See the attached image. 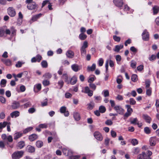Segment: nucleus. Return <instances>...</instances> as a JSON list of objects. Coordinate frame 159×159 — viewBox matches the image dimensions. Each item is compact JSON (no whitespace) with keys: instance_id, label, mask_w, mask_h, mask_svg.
<instances>
[{"instance_id":"obj_1","label":"nucleus","mask_w":159,"mask_h":159,"mask_svg":"<svg viewBox=\"0 0 159 159\" xmlns=\"http://www.w3.org/2000/svg\"><path fill=\"white\" fill-rule=\"evenodd\" d=\"M110 102L112 107H114V109L119 114L123 115L124 112V110L120 106L116 105L115 102L113 100H110Z\"/></svg>"},{"instance_id":"obj_2","label":"nucleus","mask_w":159,"mask_h":159,"mask_svg":"<svg viewBox=\"0 0 159 159\" xmlns=\"http://www.w3.org/2000/svg\"><path fill=\"white\" fill-rule=\"evenodd\" d=\"M24 152L22 151H17L14 152L12 155V159H19L23 156Z\"/></svg>"},{"instance_id":"obj_3","label":"nucleus","mask_w":159,"mask_h":159,"mask_svg":"<svg viewBox=\"0 0 159 159\" xmlns=\"http://www.w3.org/2000/svg\"><path fill=\"white\" fill-rule=\"evenodd\" d=\"M7 13L11 17H14L16 14L15 9L12 7H9L7 9Z\"/></svg>"},{"instance_id":"obj_4","label":"nucleus","mask_w":159,"mask_h":159,"mask_svg":"<svg viewBox=\"0 0 159 159\" xmlns=\"http://www.w3.org/2000/svg\"><path fill=\"white\" fill-rule=\"evenodd\" d=\"M38 7V5L36 4L35 2H33L31 3L28 4L27 8L29 10L37 9Z\"/></svg>"},{"instance_id":"obj_5","label":"nucleus","mask_w":159,"mask_h":159,"mask_svg":"<svg viewBox=\"0 0 159 159\" xmlns=\"http://www.w3.org/2000/svg\"><path fill=\"white\" fill-rule=\"evenodd\" d=\"M94 136L98 141H101L103 139V137L101 134L98 131H96L94 133Z\"/></svg>"},{"instance_id":"obj_6","label":"nucleus","mask_w":159,"mask_h":159,"mask_svg":"<svg viewBox=\"0 0 159 159\" xmlns=\"http://www.w3.org/2000/svg\"><path fill=\"white\" fill-rule=\"evenodd\" d=\"M60 112L61 113H64L65 116H68L69 115V113L68 111H66V107H65L63 106L61 107Z\"/></svg>"},{"instance_id":"obj_7","label":"nucleus","mask_w":159,"mask_h":159,"mask_svg":"<svg viewBox=\"0 0 159 159\" xmlns=\"http://www.w3.org/2000/svg\"><path fill=\"white\" fill-rule=\"evenodd\" d=\"M72 69L75 72H77L81 70V67L77 64H74L71 66Z\"/></svg>"},{"instance_id":"obj_8","label":"nucleus","mask_w":159,"mask_h":159,"mask_svg":"<svg viewBox=\"0 0 159 159\" xmlns=\"http://www.w3.org/2000/svg\"><path fill=\"white\" fill-rule=\"evenodd\" d=\"M142 38L143 40L148 41L149 39V34L146 30H145L142 34Z\"/></svg>"},{"instance_id":"obj_9","label":"nucleus","mask_w":159,"mask_h":159,"mask_svg":"<svg viewBox=\"0 0 159 159\" xmlns=\"http://www.w3.org/2000/svg\"><path fill=\"white\" fill-rule=\"evenodd\" d=\"M26 151L30 153H33L35 152V148L30 145H28L26 148Z\"/></svg>"},{"instance_id":"obj_10","label":"nucleus","mask_w":159,"mask_h":159,"mask_svg":"<svg viewBox=\"0 0 159 159\" xmlns=\"http://www.w3.org/2000/svg\"><path fill=\"white\" fill-rule=\"evenodd\" d=\"M157 139L156 137H152L149 139L150 144L151 146H154L156 145V142Z\"/></svg>"},{"instance_id":"obj_11","label":"nucleus","mask_w":159,"mask_h":159,"mask_svg":"<svg viewBox=\"0 0 159 159\" xmlns=\"http://www.w3.org/2000/svg\"><path fill=\"white\" fill-rule=\"evenodd\" d=\"M113 2L115 4L119 7H122L123 4L122 0H114Z\"/></svg>"},{"instance_id":"obj_12","label":"nucleus","mask_w":159,"mask_h":159,"mask_svg":"<svg viewBox=\"0 0 159 159\" xmlns=\"http://www.w3.org/2000/svg\"><path fill=\"white\" fill-rule=\"evenodd\" d=\"M10 116L12 118H16L20 115V112L17 111H15L11 113Z\"/></svg>"},{"instance_id":"obj_13","label":"nucleus","mask_w":159,"mask_h":159,"mask_svg":"<svg viewBox=\"0 0 159 159\" xmlns=\"http://www.w3.org/2000/svg\"><path fill=\"white\" fill-rule=\"evenodd\" d=\"M41 89V85L40 84H36L34 85V90L35 93H37L40 91Z\"/></svg>"},{"instance_id":"obj_14","label":"nucleus","mask_w":159,"mask_h":159,"mask_svg":"<svg viewBox=\"0 0 159 159\" xmlns=\"http://www.w3.org/2000/svg\"><path fill=\"white\" fill-rule=\"evenodd\" d=\"M20 104L19 102L16 101H14L11 106V108L13 109H16L19 107Z\"/></svg>"},{"instance_id":"obj_15","label":"nucleus","mask_w":159,"mask_h":159,"mask_svg":"<svg viewBox=\"0 0 159 159\" xmlns=\"http://www.w3.org/2000/svg\"><path fill=\"white\" fill-rule=\"evenodd\" d=\"M66 56L69 58H72L74 56V52L71 50H69L67 51L66 54Z\"/></svg>"},{"instance_id":"obj_16","label":"nucleus","mask_w":159,"mask_h":159,"mask_svg":"<svg viewBox=\"0 0 159 159\" xmlns=\"http://www.w3.org/2000/svg\"><path fill=\"white\" fill-rule=\"evenodd\" d=\"M143 117L146 121L148 123H150L151 120V117L147 114H143Z\"/></svg>"},{"instance_id":"obj_17","label":"nucleus","mask_w":159,"mask_h":159,"mask_svg":"<svg viewBox=\"0 0 159 159\" xmlns=\"http://www.w3.org/2000/svg\"><path fill=\"white\" fill-rule=\"evenodd\" d=\"M85 93H87L89 96H91L93 95V91L91 90L88 87H86L85 88Z\"/></svg>"},{"instance_id":"obj_18","label":"nucleus","mask_w":159,"mask_h":159,"mask_svg":"<svg viewBox=\"0 0 159 159\" xmlns=\"http://www.w3.org/2000/svg\"><path fill=\"white\" fill-rule=\"evenodd\" d=\"M38 136L35 134H33L29 136V139L31 141H32L37 139Z\"/></svg>"},{"instance_id":"obj_19","label":"nucleus","mask_w":159,"mask_h":159,"mask_svg":"<svg viewBox=\"0 0 159 159\" xmlns=\"http://www.w3.org/2000/svg\"><path fill=\"white\" fill-rule=\"evenodd\" d=\"M2 61L7 66H10L11 65V61L9 59H2Z\"/></svg>"},{"instance_id":"obj_20","label":"nucleus","mask_w":159,"mask_h":159,"mask_svg":"<svg viewBox=\"0 0 159 159\" xmlns=\"http://www.w3.org/2000/svg\"><path fill=\"white\" fill-rule=\"evenodd\" d=\"M123 45L122 44L116 45L114 50L115 52H118L120 49L123 48Z\"/></svg>"},{"instance_id":"obj_21","label":"nucleus","mask_w":159,"mask_h":159,"mask_svg":"<svg viewBox=\"0 0 159 159\" xmlns=\"http://www.w3.org/2000/svg\"><path fill=\"white\" fill-rule=\"evenodd\" d=\"M77 80V78L75 76H74L70 79V83L72 85H74L76 83Z\"/></svg>"},{"instance_id":"obj_22","label":"nucleus","mask_w":159,"mask_h":159,"mask_svg":"<svg viewBox=\"0 0 159 159\" xmlns=\"http://www.w3.org/2000/svg\"><path fill=\"white\" fill-rule=\"evenodd\" d=\"M146 156V153L143 152L142 153L139 154L137 156V159H145V157Z\"/></svg>"},{"instance_id":"obj_23","label":"nucleus","mask_w":159,"mask_h":159,"mask_svg":"<svg viewBox=\"0 0 159 159\" xmlns=\"http://www.w3.org/2000/svg\"><path fill=\"white\" fill-rule=\"evenodd\" d=\"M22 135V134L20 132L15 133L14 135V139L16 140L20 137Z\"/></svg>"},{"instance_id":"obj_24","label":"nucleus","mask_w":159,"mask_h":159,"mask_svg":"<svg viewBox=\"0 0 159 159\" xmlns=\"http://www.w3.org/2000/svg\"><path fill=\"white\" fill-rule=\"evenodd\" d=\"M74 117L76 121H78L80 119V116L79 114L76 112H74Z\"/></svg>"},{"instance_id":"obj_25","label":"nucleus","mask_w":159,"mask_h":159,"mask_svg":"<svg viewBox=\"0 0 159 159\" xmlns=\"http://www.w3.org/2000/svg\"><path fill=\"white\" fill-rule=\"evenodd\" d=\"M95 68H96V64L94 63H93L92 64V66H88L87 70L89 71H93L95 69Z\"/></svg>"},{"instance_id":"obj_26","label":"nucleus","mask_w":159,"mask_h":159,"mask_svg":"<svg viewBox=\"0 0 159 159\" xmlns=\"http://www.w3.org/2000/svg\"><path fill=\"white\" fill-rule=\"evenodd\" d=\"M96 79V78L95 75H91L89 77L88 82L90 83H92Z\"/></svg>"},{"instance_id":"obj_27","label":"nucleus","mask_w":159,"mask_h":159,"mask_svg":"<svg viewBox=\"0 0 159 159\" xmlns=\"http://www.w3.org/2000/svg\"><path fill=\"white\" fill-rule=\"evenodd\" d=\"M25 145V142L23 141H21L18 143L17 147L20 149H21L23 148L24 147Z\"/></svg>"},{"instance_id":"obj_28","label":"nucleus","mask_w":159,"mask_h":159,"mask_svg":"<svg viewBox=\"0 0 159 159\" xmlns=\"http://www.w3.org/2000/svg\"><path fill=\"white\" fill-rule=\"evenodd\" d=\"M43 143L41 141H37L36 143V145L37 147L40 148L43 145Z\"/></svg>"},{"instance_id":"obj_29","label":"nucleus","mask_w":159,"mask_h":159,"mask_svg":"<svg viewBox=\"0 0 159 159\" xmlns=\"http://www.w3.org/2000/svg\"><path fill=\"white\" fill-rule=\"evenodd\" d=\"M62 77L65 80V82L67 84L70 83V81L68 80V77L67 75L66 74H65L63 75Z\"/></svg>"},{"instance_id":"obj_30","label":"nucleus","mask_w":159,"mask_h":159,"mask_svg":"<svg viewBox=\"0 0 159 159\" xmlns=\"http://www.w3.org/2000/svg\"><path fill=\"white\" fill-rule=\"evenodd\" d=\"M42 15V14H39L34 16L32 18L31 20L33 21H35L39 18Z\"/></svg>"},{"instance_id":"obj_31","label":"nucleus","mask_w":159,"mask_h":159,"mask_svg":"<svg viewBox=\"0 0 159 159\" xmlns=\"http://www.w3.org/2000/svg\"><path fill=\"white\" fill-rule=\"evenodd\" d=\"M88 109L89 110L92 109L94 106V103L93 102H91L89 103L88 104Z\"/></svg>"},{"instance_id":"obj_32","label":"nucleus","mask_w":159,"mask_h":159,"mask_svg":"<svg viewBox=\"0 0 159 159\" xmlns=\"http://www.w3.org/2000/svg\"><path fill=\"white\" fill-rule=\"evenodd\" d=\"M5 34V29L4 26L0 28V37H2Z\"/></svg>"},{"instance_id":"obj_33","label":"nucleus","mask_w":159,"mask_h":159,"mask_svg":"<svg viewBox=\"0 0 159 159\" xmlns=\"http://www.w3.org/2000/svg\"><path fill=\"white\" fill-rule=\"evenodd\" d=\"M7 82V81L6 80L4 79H2L0 83L1 87H5L6 85Z\"/></svg>"},{"instance_id":"obj_34","label":"nucleus","mask_w":159,"mask_h":159,"mask_svg":"<svg viewBox=\"0 0 159 159\" xmlns=\"http://www.w3.org/2000/svg\"><path fill=\"white\" fill-rule=\"evenodd\" d=\"M63 153L66 156L69 155L70 153H71V152L67 149H63Z\"/></svg>"},{"instance_id":"obj_35","label":"nucleus","mask_w":159,"mask_h":159,"mask_svg":"<svg viewBox=\"0 0 159 159\" xmlns=\"http://www.w3.org/2000/svg\"><path fill=\"white\" fill-rule=\"evenodd\" d=\"M41 65L42 66L43 68H46L48 66V64L47 61H46L43 60V61L41 62Z\"/></svg>"},{"instance_id":"obj_36","label":"nucleus","mask_w":159,"mask_h":159,"mask_svg":"<svg viewBox=\"0 0 159 159\" xmlns=\"http://www.w3.org/2000/svg\"><path fill=\"white\" fill-rule=\"evenodd\" d=\"M153 10L154 14H156L159 11V7L157 6H155L153 7Z\"/></svg>"},{"instance_id":"obj_37","label":"nucleus","mask_w":159,"mask_h":159,"mask_svg":"<svg viewBox=\"0 0 159 159\" xmlns=\"http://www.w3.org/2000/svg\"><path fill=\"white\" fill-rule=\"evenodd\" d=\"M130 122L131 124L136 125L137 123L139 122V121L137 118H136L131 119Z\"/></svg>"},{"instance_id":"obj_38","label":"nucleus","mask_w":159,"mask_h":159,"mask_svg":"<svg viewBox=\"0 0 159 159\" xmlns=\"http://www.w3.org/2000/svg\"><path fill=\"white\" fill-rule=\"evenodd\" d=\"M33 129V128L32 127H28L25 129L23 131L24 134H25L31 131Z\"/></svg>"},{"instance_id":"obj_39","label":"nucleus","mask_w":159,"mask_h":159,"mask_svg":"<svg viewBox=\"0 0 159 159\" xmlns=\"http://www.w3.org/2000/svg\"><path fill=\"white\" fill-rule=\"evenodd\" d=\"M99 110L100 112L103 113L106 111V109L104 106H101L99 107Z\"/></svg>"},{"instance_id":"obj_40","label":"nucleus","mask_w":159,"mask_h":159,"mask_svg":"<svg viewBox=\"0 0 159 159\" xmlns=\"http://www.w3.org/2000/svg\"><path fill=\"white\" fill-rule=\"evenodd\" d=\"M80 39L82 40H84L87 38V35L84 34L83 33L80 34L79 36Z\"/></svg>"},{"instance_id":"obj_41","label":"nucleus","mask_w":159,"mask_h":159,"mask_svg":"<svg viewBox=\"0 0 159 159\" xmlns=\"http://www.w3.org/2000/svg\"><path fill=\"white\" fill-rule=\"evenodd\" d=\"M132 80L134 82H136L138 80L137 75L136 74H133L131 76Z\"/></svg>"},{"instance_id":"obj_42","label":"nucleus","mask_w":159,"mask_h":159,"mask_svg":"<svg viewBox=\"0 0 159 159\" xmlns=\"http://www.w3.org/2000/svg\"><path fill=\"white\" fill-rule=\"evenodd\" d=\"M122 76L120 75H118L116 79V82L119 84H120L122 82V80L121 78Z\"/></svg>"},{"instance_id":"obj_43","label":"nucleus","mask_w":159,"mask_h":159,"mask_svg":"<svg viewBox=\"0 0 159 159\" xmlns=\"http://www.w3.org/2000/svg\"><path fill=\"white\" fill-rule=\"evenodd\" d=\"M80 51L81 53V56L82 57H84L86 55V51L85 49L84 48H81Z\"/></svg>"},{"instance_id":"obj_44","label":"nucleus","mask_w":159,"mask_h":159,"mask_svg":"<svg viewBox=\"0 0 159 159\" xmlns=\"http://www.w3.org/2000/svg\"><path fill=\"white\" fill-rule=\"evenodd\" d=\"M52 76V75L49 73H46L43 75V76L45 78L48 79L51 78Z\"/></svg>"},{"instance_id":"obj_45","label":"nucleus","mask_w":159,"mask_h":159,"mask_svg":"<svg viewBox=\"0 0 159 159\" xmlns=\"http://www.w3.org/2000/svg\"><path fill=\"white\" fill-rule=\"evenodd\" d=\"M125 107L127 109V112L131 113L133 111V110L131 108L130 106L129 105H125Z\"/></svg>"},{"instance_id":"obj_46","label":"nucleus","mask_w":159,"mask_h":159,"mask_svg":"<svg viewBox=\"0 0 159 159\" xmlns=\"http://www.w3.org/2000/svg\"><path fill=\"white\" fill-rule=\"evenodd\" d=\"M7 122H4L3 123L1 122L0 123V129H2L3 128H4L7 125Z\"/></svg>"},{"instance_id":"obj_47","label":"nucleus","mask_w":159,"mask_h":159,"mask_svg":"<svg viewBox=\"0 0 159 159\" xmlns=\"http://www.w3.org/2000/svg\"><path fill=\"white\" fill-rule=\"evenodd\" d=\"M11 32V36H13L15 34L16 30L13 27H11L10 29Z\"/></svg>"},{"instance_id":"obj_48","label":"nucleus","mask_w":159,"mask_h":159,"mask_svg":"<svg viewBox=\"0 0 159 159\" xmlns=\"http://www.w3.org/2000/svg\"><path fill=\"white\" fill-rule=\"evenodd\" d=\"M4 28L5 29V33L7 35H10L11 34V30L7 28L6 26H4Z\"/></svg>"},{"instance_id":"obj_49","label":"nucleus","mask_w":159,"mask_h":159,"mask_svg":"<svg viewBox=\"0 0 159 159\" xmlns=\"http://www.w3.org/2000/svg\"><path fill=\"white\" fill-rule=\"evenodd\" d=\"M144 131L147 134H149L151 133V130L148 127H146L144 128Z\"/></svg>"},{"instance_id":"obj_50","label":"nucleus","mask_w":159,"mask_h":159,"mask_svg":"<svg viewBox=\"0 0 159 159\" xmlns=\"http://www.w3.org/2000/svg\"><path fill=\"white\" fill-rule=\"evenodd\" d=\"M116 59L117 63L119 64V62L121 60V57L120 55H117L116 57Z\"/></svg>"},{"instance_id":"obj_51","label":"nucleus","mask_w":159,"mask_h":159,"mask_svg":"<svg viewBox=\"0 0 159 159\" xmlns=\"http://www.w3.org/2000/svg\"><path fill=\"white\" fill-rule=\"evenodd\" d=\"M102 93L105 97H107L109 95V92L107 90L103 91Z\"/></svg>"},{"instance_id":"obj_52","label":"nucleus","mask_w":159,"mask_h":159,"mask_svg":"<svg viewBox=\"0 0 159 159\" xmlns=\"http://www.w3.org/2000/svg\"><path fill=\"white\" fill-rule=\"evenodd\" d=\"M131 142L132 145L134 146L137 145L138 143V141L136 139H133L131 140Z\"/></svg>"},{"instance_id":"obj_53","label":"nucleus","mask_w":159,"mask_h":159,"mask_svg":"<svg viewBox=\"0 0 159 159\" xmlns=\"http://www.w3.org/2000/svg\"><path fill=\"white\" fill-rule=\"evenodd\" d=\"M43 84L45 86H48L50 82L47 80H44L43 81Z\"/></svg>"},{"instance_id":"obj_54","label":"nucleus","mask_w":159,"mask_h":159,"mask_svg":"<svg viewBox=\"0 0 159 159\" xmlns=\"http://www.w3.org/2000/svg\"><path fill=\"white\" fill-rule=\"evenodd\" d=\"M104 62V61L102 58H100L98 61V64L99 66H102Z\"/></svg>"},{"instance_id":"obj_55","label":"nucleus","mask_w":159,"mask_h":159,"mask_svg":"<svg viewBox=\"0 0 159 159\" xmlns=\"http://www.w3.org/2000/svg\"><path fill=\"white\" fill-rule=\"evenodd\" d=\"M156 56L155 55H152L148 58V59L150 61H153L156 59Z\"/></svg>"},{"instance_id":"obj_56","label":"nucleus","mask_w":159,"mask_h":159,"mask_svg":"<svg viewBox=\"0 0 159 159\" xmlns=\"http://www.w3.org/2000/svg\"><path fill=\"white\" fill-rule=\"evenodd\" d=\"M36 111L34 107H32L29 108L28 110V111L29 113L30 114L33 113L34 112Z\"/></svg>"},{"instance_id":"obj_57","label":"nucleus","mask_w":159,"mask_h":159,"mask_svg":"<svg viewBox=\"0 0 159 159\" xmlns=\"http://www.w3.org/2000/svg\"><path fill=\"white\" fill-rule=\"evenodd\" d=\"M152 89L151 88L147 89L146 90V93L147 95L150 96L151 94Z\"/></svg>"},{"instance_id":"obj_58","label":"nucleus","mask_w":159,"mask_h":159,"mask_svg":"<svg viewBox=\"0 0 159 159\" xmlns=\"http://www.w3.org/2000/svg\"><path fill=\"white\" fill-rule=\"evenodd\" d=\"M89 86L91 89L93 90H95L96 88V85L92 83H90Z\"/></svg>"},{"instance_id":"obj_59","label":"nucleus","mask_w":159,"mask_h":159,"mask_svg":"<svg viewBox=\"0 0 159 159\" xmlns=\"http://www.w3.org/2000/svg\"><path fill=\"white\" fill-rule=\"evenodd\" d=\"M136 62L132 61L131 62V66L133 68H135L136 67Z\"/></svg>"},{"instance_id":"obj_60","label":"nucleus","mask_w":159,"mask_h":159,"mask_svg":"<svg viewBox=\"0 0 159 159\" xmlns=\"http://www.w3.org/2000/svg\"><path fill=\"white\" fill-rule=\"evenodd\" d=\"M5 116V112L2 111L0 113V119H4Z\"/></svg>"},{"instance_id":"obj_61","label":"nucleus","mask_w":159,"mask_h":159,"mask_svg":"<svg viewBox=\"0 0 159 159\" xmlns=\"http://www.w3.org/2000/svg\"><path fill=\"white\" fill-rule=\"evenodd\" d=\"M88 47V42L87 41H84V42L83 45L82 46L81 48L85 49V48H87Z\"/></svg>"},{"instance_id":"obj_62","label":"nucleus","mask_w":159,"mask_h":159,"mask_svg":"<svg viewBox=\"0 0 159 159\" xmlns=\"http://www.w3.org/2000/svg\"><path fill=\"white\" fill-rule=\"evenodd\" d=\"M111 136L113 138H115L116 136V133L113 130L111 131Z\"/></svg>"},{"instance_id":"obj_63","label":"nucleus","mask_w":159,"mask_h":159,"mask_svg":"<svg viewBox=\"0 0 159 159\" xmlns=\"http://www.w3.org/2000/svg\"><path fill=\"white\" fill-rule=\"evenodd\" d=\"M7 139L8 142H12L13 141L12 137L11 135H9L7 137Z\"/></svg>"},{"instance_id":"obj_64","label":"nucleus","mask_w":159,"mask_h":159,"mask_svg":"<svg viewBox=\"0 0 159 159\" xmlns=\"http://www.w3.org/2000/svg\"><path fill=\"white\" fill-rule=\"evenodd\" d=\"M39 127L41 128H46L47 125L46 124H41L39 125Z\"/></svg>"}]
</instances>
